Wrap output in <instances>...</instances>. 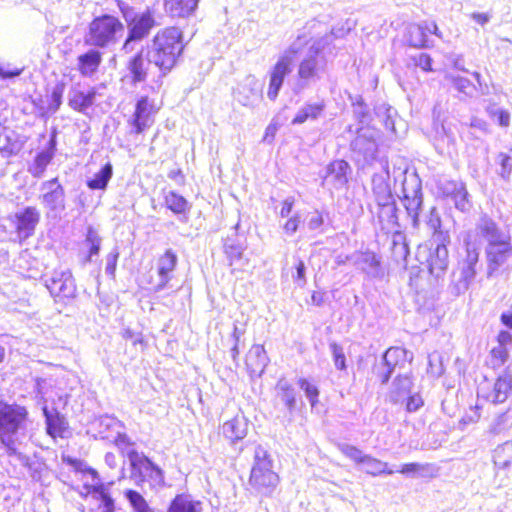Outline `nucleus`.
I'll use <instances>...</instances> for the list:
<instances>
[{"mask_svg":"<svg viewBox=\"0 0 512 512\" xmlns=\"http://www.w3.org/2000/svg\"><path fill=\"white\" fill-rule=\"evenodd\" d=\"M28 415L26 407L0 401V441L8 455L16 457L23 465L27 464L28 458L19 451V447L27 438Z\"/></svg>","mask_w":512,"mask_h":512,"instance_id":"1","label":"nucleus"},{"mask_svg":"<svg viewBox=\"0 0 512 512\" xmlns=\"http://www.w3.org/2000/svg\"><path fill=\"white\" fill-rule=\"evenodd\" d=\"M183 48L182 31L176 27L166 28L147 45L146 58L166 74L175 66Z\"/></svg>","mask_w":512,"mask_h":512,"instance_id":"2","label":"nucleus"},{"mask_svg":"<svg viewBox=\"0 0 512 512\" xmlns=\"http://www.w3.org/2000/svg\"><path fill=\"white\" fill-rule=\"evenodd\" d=\"M117 7L127 27V36L122 45V50L125 53H130L134 50L136 43L149 36L157 23L153 11L149 8L139 12L122 0H117Z\"/></svg>","mask_w":512,"mask_h":512,"instance_id":"3","label":"nucleus"},{"mask_svg":"<svg viewBox=\"0 0 512 512\" xmlns=\"http://www.w3.org/2000/svg\"><path fill=\"white\" fill-rule=\"evenodd\" d=\"M253 465L249 477L250 487L261 496H271L279 483V476L273 470L270 454L258 445L254 450Z\"/></svg>","mask_w":512,"mask_h":512,"instance_id":"4","label":"nucleus"},{"mask_svg":"<svg viewBox=\"0 0 512 512\" xmlns=\"http://www.w3.org/2000/svg\"><path fill=\"white\" fill-rule=\"evenodd\" d=\"M124 24L115 16L103 14L95 17L89 24L84 42L94 47H108L115 44L124 33Z\"/></svg>","mask_w":512,"mask_h":512,"instance_id":"5","label":"nucleus"},{"mask_svg":"<svg viewBox=\"0 0 512 512\" xmlns=\"http://www.w3.org/2000/svg\"><path fill=\"white\" fill-rule=\"evenodd\" d=\"M471 235L468 234L464 240L466 246V257L459 263V276L455 283L456 294L465 293L473 283L477 274L479 262V250L472 244Z\"/></svg>","mask_w":512,"mask_h":512,"instance_id":"6","label":"nucleus"},{"mask_svg":"<svg viewBox=\"0 0 512 512\" xmlns=\"http://www.w3.org/2000/svg\"><path fill=\"white\" fill-rule=\"evenodd\" d=\"M327 61L319 47L311 46L298 68V76L303 84L316 82L326 72Z\"/></svg>","mask_w":512,"mask_h":512,"instance_id":"7","label":"nucleus"},{"mask_svg":"<svg viewBox=\"0 0 512 512\" xmlns=\"http://www.w3.org/2000/svg\"><path fill=\"white\" fill-rule=\"evenodd\" d=\"M44 283L53 297L73 298L76 285L69 269H55L44 276Z\"/></svg>","mask_w":512,"mask_h":512,"instance_id":"8","label":"nucleus"},{"mask_svg":"<svg viewBox=\"0 0 512 512\" xmlns=\"http://www.w3.org/2000/svg\"><path fill=\"white\" fill-rule=\"evenodd\" d=\"M403 204L412 219L414 227L418 226L419 211L422 206L421 181L416 175L405 178L402 185Z\"/></svg>","mask_w":512,"mask_h":512,"instance_id":"9","label":"nucleus"},{"mask_svg":"<svg viewBox=\"0 0 512 512\" xmlns=\"http://www.w3.org/2000/svg\"><path fill=\"white\" fill-rule=\"evenodd\" d=\"M356 132L357 135L351 142L352 151L365 162L373 160L377 153L378 131L369 126H362Z\"/></svg>","mask_w":512,"mask_h":512,"instance_id":"10","label":"nucleus"},{"mask_svg":"<svg viewBox=\"0 0 512 512\" xmlns=\"http://www.w3.org/2000/svg\"><path fill=\"white\" fill-rule=\"evenodd\" d=\"M41 203L51 212H62L65 209V191L58 178L44 181L41 184Z\"/></svg>","mask_w":512,"mask_h":512,"instance_id":"11","label":"nucleus"},{"mask_svg":"<svg viewBox=\"0 0 512 512\" xmlns=\"http://www.w3.org/2000/svg\"><path fill=\"white\" fill-rule=\"evenodd\" d=\"M475 231L479 237L486 241V247H493L511 240L510 233L501 229L493 219L486 215L480 217Z\"/></svg>","mask_w":512,"mask_h":512,"instance_id":"12","label":"nucleus"},{"mask_svg":"<svg viewBox=\"0 0 512 512\" xmlns=\"http://www.w3.org/2000/svg\"><path fill=\"white\" fill-rule=\"evenodd\" d=\"M40 220V212L32 206L17 211L13 216V223L16 228L17 237L24 241L33 235Z\"/></svg>","mask_w":512,"mask_h":512,"instance_id":"13","label":"nucleus"},{"mask_svg":"<svg viewBox=\"0 0 512 512\" xmlns=\"http://www.w3.org/2000/svg\"><path fill=\"white\" fill-rule=\"evenodd\" d=\"M176 264V254L168 249L157 261V279L151 282V289L153 291L158 292L166 287L171 279Z\"/></svg>","mask_w":512,"mask_h":512,"instance_id":"14","label":"nucleus"},{"mask_svg":"<svg viewBox=\"0 0 512 512\" xmlns=\"http://www.w3.org/2000/svg\"><path fill=\"white\" fill-rule=\"evenodd\" d=\"M487 260V276L492 277L495 272L512 257L511 240L500 245L485 248Z\"/></svg>","mask_w":512,"mask_h":512,"instance_id":"15","label":"nucleus"},{"mask_svg":"<svg viewBox=\"0 0 512 512\" xmlns=\"http://www.w3.org/2000/svg\"><path fill=\"white\" fill-rule=\"evenodd\" d=\"M353 264L361 271L372 278H382L384 270L381 266L380 258L373 252L366 251L356 253L351 257Z\"/></svg>","mask_w":512,"mask_h":512,"instance_id":"16","label":"nucleus"},{"mask_svg":"<svg viewBox=\"0 0 512 512\" xmlns=\"http://www.w3.org/2000/svg\"><path fill=\"white\" fill-rule=\"evenodd\" d=\"M405 355L406 351L398 347H391L385 352L383 356L382 371L378 372L383 384L388 382L390 376L396 371L397 367H400L405 363Z\"/></svg>","mask_w":512,"mask_h":512,"instance_id":"17","label":"nucleus"},{"mask_svg":"<svg viewBox=\"0 0 512 512\" xmlns=\"http://www.w3.org/2000/svg\"><path fill=\"white\" fill-rule=\"evenodd\" d=\"M130 460L133 468L137 469L143 477H148L154 485L164 484L162 470L147 457L133 454L130 456Z\"/></svg>","mask_w":512,"mask_h":512,"instance_id":"18","label":"nucleus"},{"mask_svg":"<svg viewBox=\"0 0 512 512\" xmlns=\"http://www.w3.org/2000/svg\"><path fill=\"white\" fill-rule=\"evenodd\" d=\"M291 65V56L283 55L279 58L271 72L268 96L278 95L285 77L291 72Z\"/></svg>","mask_w":512,"mask_h":512,"instance_id":"19","label":"nucleus"},{"mask_svg":"<svg viewBox=\"0 0 512 512\" xmlns=\"http://www.w3.org/2000/svg\"><path fill=\"white\" fill-rule=\"evenodd\" d=\"M269 363V358L263 345H253L246 355V366L251 376L260 377Z\"/></svg>","mask_w":512,"mask_h":512,"instance_id":"20","label":"nucleus"},{"mask_svg":"<svg viewBox=\"0 0 512 512\" xmlns=\"http://www.w3.org/2000/svg\"><path fill=\"white\" fill-rule=\"evenodd\" d=\"M248 432V421L242 413L236 414L232 419L222 425L223 436L231 442L245 438Z\"/></svg>","mask_w":512,"mask_h":512,"instance_id":"21","label":"nucleus"},{"mask_svg":"<svg viewBox=\"0 0 512 512\" xmlns=\"http://www.w3.org/2000/svg\"><path fill=\"white\" fill-rule=\"evenodd\" d=\"M87 473L92 478L90 485V492L93 493L97 499L100 500L99 509L101 512H114V500L109 495L107 488L101 483L99 475L96 470L89 468Z\"/></svg>","mask_w":512,"mask_h":512,"instance_id":"22","label":"nucleus"},{"mask_svg":"<svg viewBox=\"0 0 512 512\" xmlns=\"http://www.w3.org/2000/svg\"><path fill=\"white\" fill-rule=\"evenodd\" d=\"M350 170L349 164L344 160H335L329 164L325 181L331 183L335 189L343 188L347 182V173Z\"/></svg>","mask_w":512,"mask_h":512,"instance_id":"23","label":"nucleus"},{"mask_svg":"<svg viewBox=\"0 0 512 512\" xmlns=\"http://www.w3.org/2000/svg\"><path fill=\"white\" fill-rule=\"evenodd\" d=\"M43 414L46 420V430L52 438L64 437L68 423L63 415L56 409L49 410L46 406L43 408Z\"/></svg>","mask_w":512,"mask_h":512,"instance_id":"24","label":"nucleus"},{"mask_svg":"<svg viewBox=\"0 0 512 512\" xmlns=\"http://www.w3.org/2000/svg\"><path fill=\"white\" fill-rule=\"evenodd\" d=\"M161 104L155 107L148 102V98H142L136 104L134 114V126L136 133H142L151 124L150 116L160 108Z\"/></svg>","mask_w":512,"mask_h":512,"instance_id":"25","label":"nucleus"},{"mask_svg":"<svg viewBox=\"0 0 512 512\" xmlns=\"http://www.w3.org/2000/svg\"><path fill=\"white\" fill-rule=\"evenodd\" d=\"M448 258L447 247L443 244H438L427 259L430 273L439 277L448 267Z\"/></svg>","mask_w":512,"mask_h":512,"instance_id":"26","label":"nucleus"},{"mask_svg":"<svg viewBox=\"0 0 512 512\" xmlns=\"http://www.w3.org/2000/svg\"><path fill=\"white\" fill-rule=\"evenodd\" d=\"M511 392L512 374L504 372L497 378L493 390L487 398L493 403H503L507 400Z\"/></svg>","mask_w":512,"mask_h":512,"instance_id":"27","label":"nucleus"},{"mask_svg":"<svg viewBox=\"0 0 512 512\" xmlns=\"http://www.w3.org/2000/svg\"><path fill=\"white\" fill-rule=\"evenodd\" d=\"M411 387L412 381L407 374L397 376L393 380L388 393L389 401L394 404L403 402L410 395Z\"/></svg>","mask_w":512,"mask_h":512,"instance_id":"28","label":"nucleus"},{"mask_svg":"<svg viewBox=\"0 0 512 512\" xmlns=\"http://www.w3.org/2000/svg\"><path fill=\"white\" fill-rule=\"evenodd\" d=\"M48 144V148L38 153L34 162L29 166V172L36 178L42 177L47 165L54 157L56 145L55 136L51 137Z\"/></svg>","mask_w":512,"mask_h":512,"instance_id":"29","label":"nucleus"},{"mask_svg":"<svg viewBox=\"0 0 512 512\" xmlns=\"http://www.w3.org/2000/svg\"><path fill=\"white\" fill-rule=\"evenodd\" d=\"M199 0H164V6L172 17L186 18L198 7Z\"/></svg>","mask_w":512,"mask_h":512,"instance_id":"30","label":"nucleus"},{"mask_svg":"<svg viewBox=\"0 0 512 512\" xmlns=\"http://www.w3.org/2000/svg\"><path fill=\"white\" fill-rule=\"evenodd\" d=\"M202 503L187 494L177 495L170 503L167 512H201Z\"/></svg>","mask_w":512,"mask_h":512,"instance_id":"31","label":"nucleus"},{"mask_svg":"<svg viewBox=\"0 0 512 512\" xmlns=\"http://www.w3.org/2000/svg\"><path fill=\"white\" fill-rule=\"evenodd\" d=\"M102 61V54L96 49H90L78 57V67L83 75L95 73Z\"/></svg>","mask_w":512,"mask_h":512,"instance_id":"32","label":"nucleus"},{"mask_svg":"<svg viewBox=\"0 0 512 512\" xmlns=\"http://www.w3.org/2000/svg\"><path fill=\"white\" fill-rule=\"evenodd\" d=\"M32 105V113L40 117H45L54 113L61 104V98H28Z\"/></svg>","mask_w":512,"mask_h":512,"instance_id":"33","label":"nucleus"},{"mask_svg":"<svg viewBox=\"0 0 512 512\" xmlns=\"http://www.w3.org/2000/svg\"><path fill=\"white\" fill-rule=\"evenodd\" d=\"M151 63H148L146 58V52L144 49L136 53L128 64V69L133 76L135 81H143L146 77V72L148 66Z\"/></svg>","mask_w":512,"mask_h":512,"instance_id":"34","label":"nucleus"},{"mask_svg":"<svg viewBox=\"0 0 512 512\" xmlns=\"http://www.w3.org/2000/svg\"><path fill=\"white\" fill-rule=\"evenodd\" d=\"M398 472L411 477H434L437 469L429 463H407L402 465Z\"/></svg>","mask_w":512,"mask_h":512,"instance_id":"35","label":"nucleus"},{"mask_svg":"<svg viewBox=\"0 0 512 512\" xmlns=\"http://www.w3.org/2000/svg\"><path fill=\"white\" fill-rule=\"evenodd\" d=\"M426 29L427 27L424 26L423 22L411 25L408 30L407 38L409 45L415 48L429 47L431 44Z\"/></svg>","mask_w":512,"mask_h":512,"instance_id":"36","label":"nucleus"},{"mask_svg":"<svg viewBox=\"0 0 512 512\" xmlns=\"http://www.w3.org/2000/svg\"><path fill=\"white\" fill-rule=\"evenodd\" d=\"M277 396L283 401L288 408L292 411L296 405L295 390L288 380L281 378L276 384Z\"/></svg>","mask_w":512,"mask_h":512,"instance_id":"37","label":"nucleus"},{"mask_svg":"<svg viewBox=\"0 0 512 512\" xmlns=\"http://www.w3.org/2000/svg\"><path fill=\"white\" fill-rule=\"evenodd\" d=\"M378 219L382 229L392 230L397 227V208L396 204H384L379 208Z\"/></svg>","mask_w":512,"mask_h":512,"instance_id":"38","label":"nucleus"},{"mask_svg":"<svg viewBox=\"0 0 512 512\" xmlns=\"http://www.w3.org/2000/svg\"><path fill=\"white\" fill-rule=\"evenodd\" d=\"M494 463L502 469L512 468V441L505 442L494 451Z\"/></svg>","mask_w":512,"mask_h":512,"instance_id":"39","label":"nucleus"},{"mask_svg":"<svg viewBox=\"0 0 512 512\" xmlns=\"http://www.w3.org/2000/svg\"><path fill=\"white\" fill-rule=\"evenodd\" d=\"M324 104L322 101H316L314 103H309L299 110L295 118L293 119V124H302L308 119H316L323 111Z\"/></svg>","mask_w":512,"mask_h":512,"instance_id":"40","label":"nucleus"},{"mask_svg":"<svg viewBox=\"0 0 512 512\" xmlns=\"http://www.w3.org/2000/svg\"><path fill=\"white\" fill-rule=\"evenodd\" d=\"M324 104L322 101H316L314 103H309L299 110L295 118L293 119V124H302L308 119H316L323 111Z\"/></svg>","mask_w":512,"mask_h":512,"instance_id":"41","label":"nucleus"},{"mask_svg":"<svg viewBox=\"0 0 512 512\" xmlns=\"http://www.w3.org/2000/svg\"><path fill=\"white\" fill-rule=\"evenodd\" d=\"M324 104L322 101H316L314 103H309L299 110L295 118L293 119V124H302L308 119H316L323 111Z\"/></svg>","mask_w":512,"mask_h":512,"instance_id":"42","label":"nucleus"},{"mask_svg":"<svg viewBox=\"0 0 512 512\" xmlns=\"http://www.w3.org/2000/svg\"><path fill=\"white\" fill-rule=\"evenodd\" d=\"M361 464L363 465V470L372 476L384 473L391 475L394 473L393 470L388 469V464L386 462L373 458L369 455L365 456Z\"/></svg>","mask_w":512,"mask_h":512,"instance_id":"43","label":"nucleus"},{"mask_svg":"<svg viewBox=\"0 0 512 512\" xmlns=\"http://www.w3.org/2000/svg\"><path fill=\"white\" fill-rule=\"evenodd\" d=\"M497 174L505 181H509L512 175V148L508 152L497 154Z\"/></svg>","mask_w":512,"mask_h":512,"instance_id":"44","label":"nucleus"},{"mask_svg":"<svg viewBox=\"0 0 512 512\" xmlns=\"http://www.w3.org/2000/svg\"><path fill=\"white\" fill-rule=\"evenodd\" d=\"M113 174L112 165L107 163L105 166L101 168L99 172H97L94 177L88 180L87 185L90 189H105L109 180L111 179Z\"/></svg>","mask_w":512,"mask_h":512,"instance_id":"45","label":"nucleus"},{"mask_svg":"<svg viewBox=\"0 0 512 512\" xmlns=\"http://www.w3.org/2000/svg\"><path fill=\"white\" fill-rule=\"evenodd\" d=\"M452 198L456 208L460 211L465 212L470 209L471 204L468 199V192L463 183L453 184Z\"/></svg>","mask_w":512,"mask_h":512,"instance_id":"46","label":"nucleus"},{"mask_svg":"<svg viewBox=\"0 0 512 512\" xmlns=\"http://www.w3.org/2000/svg\"><path fill=\"white\" fill-rule=\"evenodd\" d=\"M378 177H373L372 183H373V191L376 195L377 203L379 208L383 207L384 204H394L395 201L393 199V196L390 191V187L387 183L384 181L377 185Z\"/></svg>","mask_w":512,"mask_h":512,"instance_id":"47","label":"nucleus"},{"mask_svg":"<svg viewBox=\"0 0 512 512\" xmlns=\"http://www.w3.org/2000/svg\"><path fill=\"white\" fill-rule=\"evenodd\" d=\"M24 67H18L9 62H0V83H14L23 73Z\"/></svg>","mask_w":512,"mask_h":512,"instance_id":"48","label":"nucleus"},{"mask_svg":"<svg viewBox=\"0 0 512 512\" xmlns=\"http://www.w3.org/2000/svg\"><path fill=\"white\" fill-rule=\"evenodd\" d=\"M133 512H154L145 498L137 491L128 489L124 492Z\"/></svg>","mask_w":512,"mask_h":512,"instance_id":"49","label":"nucleus"},{"mask_svg":"<svg viewBox=\"0 0 512 512\" xmlns=\"http://www.w3.org/2000/svg\"><path fill=\"white\" fill-rule=\"evenodd\" d=\"M225 253L230 260V265L242 262L244 246L234 239H227L225 242Z\"/></svg>","mask_w":512,"mask_h":512,"instance_id":"50","label":"nucleus"},{"mask_svg":"<svg viewBox=\"0 0 512 512\" xmlns=\"http://www.w3.org/2000/svg\"><path fill=\"white\" fill-rule=\"evenodd\" d=\"M165 204L167 208H169L171 211H173L176 214L184 213L188 208V202L187 200L173 192L169 191L165 196Z\"/></svg>","mask_w":512,"mask_h":512,"instance_id":"51","label":"nucleus"},{"mask_svg":"<svg viewBox=\"0 0 512 512\" xmlns=\"http://www.w3.org/2000/svg\"><path fill=\"white\" fill-rule=\"evenodd\" d=\"M508 356L507 348L502 345H497L490 351L487 364L493 369H498L507 361Z\"/></svg>","mask_w":512,"mask_h":512,"instance_id":"52","label":"nucleus"},{"mask_svg":"<svg viewBox=\"0 0 512 512\" xmlns=\"http://www.w3.org/2000/svg\"><path fill=\"white\" fill-rule=\"evenodd\" d=\"M329 348L333 356L335 367L339 370H344L346 368V358L343 348L336 342H331Z\"/></svg>","mask_w":512,"mask_h":512,"instance_id":"53","label":"nucleus"},{"mask_svg":"<svg viewBox=\"0 0 512 512\" xmlns=\"http://www.w3.org/2000/svg\"><path fill=\"white\" fill-rule=\"evenodd\" d=\"M338 448L341 451V453H343L346 457L350 458L351 460L357 463H362L366 456L360 449L353 445L339 444Z\"/></svg>","mask_w":512,"mask_h":512,"instance_id":"54","label":"nucleus"},{"mask_svg":"<svg viewBox=\"0 0 512 512\" xmlns=\"http://www.w3.org/2000/svg\"><path fill=\"white\" fill-rule=\"evenodd\" d=\"M452 84L459 93H463L466 96L471 95L475 89V86L470 82V80L460 76L452 78Z\"/></svg>","mask_w":512,"mask_h":512,"instance_id":"55","label":"nucleus"},{"mask_svg":"<svg viewBox=\"0 0 512 512\" xmlns=\"http://www.w3.org/2000/svg\"><path fill=\"white\" fill-rule=\"evenodd\" d=\"M299 385L302 390H304L306 397L309 399L312 406L317 402V397L319 395V391L316 386L309 383L306 379L301 378L299 380Z\"/></svg>","mask_w":512,"mask_h":512,"instance_id":"56","label":"nucleus"},{"mask_svg":"<svg viewBox=\"0 0 512 512\" xmlns=\"http://www.w3.org/2000/svg\"><path fill=\"white\" fill-rule=\"evenodd\" d=\"M305 272L304 262L301 259H295V273H292V278L300 287L306 284Z\"/></svg>","mask_w":512,"mask_h":512,"instance_id":"57","label":"nucleus"},{"mask_svg":"<svg viewBox=\"0 0 512 512\" xmlns=\"http://www.w3.org/2000/svg\"><path fill=\"white\" fill-rule=\"evenodd\" d=\"M415 66L420 67L423 71H432V58L429 54L421 52L412 57Z\"/></svg>","mask_w":512,"mask_h":512,"instance_id":"58","label":"nucleus"},{"mask_svg":"<svg viewBox=\"0 0 512 512\" xmlns=\"http://www.w3.org/2000/svg\"><path fill=\"white\" fill-rule=\"evenodd\" d=\"M118 258H119V252H118L117 248H115L113 251H111L107 255V257H106V267H105L106 274L114 277Z\"/></svg>","mask_w":512,"mask_h":512,"instance_id":"59","label":"nucleus"},{"mask_svg":"<svg viewBox=\"0 0 512 512\" xmlns=\"http://www.w3.org/2000/svg\"><path fill=\"white\" fill-rule=\"evenodd\" d=\"M93 98H69V106L75 110L85 112L92 105Z\"/></svg>","mask_w":512,"mask_h":512,"instance_id":"60","label":"nucleus"},{"mask_svg":"<svg viewBox=\"0 0 512 512\" xmlns=\"http://www.w3.org/2000/svg\"><path fill=\"white\" fill-rule=\"evenodd\" d=\"M301 223V217L298 213L289 218L283 225V229L287 235H293Z\"/></svg>","mask_w":512,"mask_h":512,"instance_id":"61","label":"nucleus"},{"mask_svg":"<svg viewBox=\"0 0 512 512\" xmlns=\"http://www.w3.org/2000/svg\"><path fill=\"white\" fill-rule=\"evenodd\" d=\"M489 113L492 117L497 118L499 125L503 127L509 126L510 114L507 111L498 108H490Z\"/></svg>","mask_w":512,"mask_h":512,"instance_id":"62","label":"nucleus"},{"mask_svg":"<svg viewBox=\"0 0 512 512\" xmlns=\"http://www.w3.org/2000/svg\"><path fill=\"white\" fill-rule=\"evenodd\" d=\"M0 151L11 152L12 144L9 136V131L2 125H0Z\"/></svg>","mask_w":512,"mask_h":512,"instance_id":"63","label":"nucleus"},{"mask_svg":"<svg viewBox=\"0 0 512 512\" xmlns=\"http://www.w3.org/2000/svg\"><path fill=\"white\" fill-rule=\"evenodd\" d=\"M323 223L324 219L319 211L316 210L309 214L307 221V227L309 230H317L323 225Z\"/></svg>","mask_w":512,"mask_h":512,"instance_id":"64","label":"nucleus"}]
</instances>
